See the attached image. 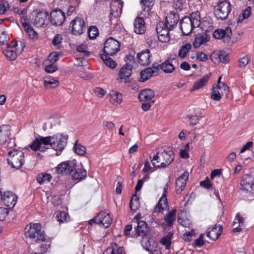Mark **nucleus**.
Returning a JSON list of instances; mask_svg holds the SVG:
<instances>
[{
  "instance_id": "1",
  "label": "nucleus",
  "mask_w": 254,
  "mask_h": 254,
  "mask_svg": "<svg viewBox=\"0 0 254 254\" xmlns=\"http://www.w3.org/2000/svg\"><path fill=\"white\" fill-rule=\"evenodd\" d=\"M66 137L61 134L52 136H41L35 138L29 146L33 151L44 152L49 148L47 145H50L53 149L57 151L56 155L59 156L60 154L59 152L63 150L66 146Z\"/></svg>"
},
{
  "instance_id": "2",
  "label": "nucleus",
  "mask_w": 254,
  "mask_h": 254,
  "mask_svg": "<svg viewBox=\"0 0 254 254\" xmlns=\"http://www.w3.org/2000/svg\"><path fill=\"white\" fill-rule=\"evenodd\" d=\"M151 161L154 167L165 168L174 160V153L172 150L160 149L156 153L152 152L150 155Z\"/></svg>"
},
{
  "instance_id": "3",
  "label": "nucleus",
  "mask_w": 254,
  "mask_h": 254,
  "mask_svg": "<svg viewBox=\"0 0 254 254\" xmlns=\"http://www.w3.org/2000/svg\"><path fill=\"white\" fill-rule=\"evenodd\" d=\"M25 236L30 239H35V241L48 242L49 238L41 231V225L39 223H30L25 228Z\"/></svg>"
},
{
  "instance_id": "4",
  "label": "nucleus",
  "mask_w": 254,
  "mask_h": 254,
  "mask_svg": "<svg viewBox=\"0 0 254 254\" xmlns=\"http://www.w3.org/2000/svg\"><path fill=\"white\" fill-rule=\"evenodd\" d=\"M25 47L24 43L22 41H12L2 51V53L7 60L13 61L22 53Z\"/></svg>"
},
{
  "instance_id": "5",
  "label": "nucleus",
  "mask_w": 254,
  "mask_h": 254,
  "mask_svg": "<svg viewBox=\"0 0 254 254\" xmlns=\"http://www.w3.org/2000/svg\"><path fill=\"white\" fill-rule=\"evenodd\" d=\"M8 164L16 169L21 168L25 161L24 154L21 150L12 149L8 152Z\"/></svg>"
},
{
  "instance_id": "6",
  "label": "nucleus",
  "mask_w": 254,
  "mask_h": 254,
  "mask_svg": "<svg viewBox=\"0 0 254 254\" xmlns=\"http://www.w3.org/2000/svg\"><path fill=\"white\" fill-rule=\"evenodd\" d=\"M232 10V5L229 1L225 0L220 1L214 7V14L217 19H226Z\"/></svg>"
},
{
  "instance_id": "7",
  "label": "nucleus",
  "mask_w": 254,
  "mask_h": 254,
  "mask_svg": "<svg viewBox=\"0 0 254 254\" xmlns=\"http://www.w3.org/2000/svg\"><path fill=\"white\" fill-rule=\"evenodd\" d=\"M31 22L36 27L47 25L49 21V13L46 10L37 9L32 13Z\"/></svg>"
},
{
  "instance_id": "8",
  "label": "nucleus",
  "mask_w": 254,
  "mask_h": 254,
  "mask_svg": "<svg viewBox=\"0 0 254 254\" xmlns=\"http://www.w3.org/2000/svg\"><path fill=\"white\" fill-rule=\"evenodd\" d=\"M112 220V217L110 213L101 211L98 213L97 216L90 220L89 223L92 225L93 223H95L101 226L108 228L111 224Z\"/></svg>"
},
{
  "instance_id": "9",
  "label": "nucleus",
  "mask_w": 254,
  "mask_h": 254,
  "mask_svg": "<svg viewBox=\"0 0 254 254\" xmlns=\"http://www.w3.org/2000/svg\"><path fill=\"white\" fill-rule=\"evenodd\" d=\"M120 50V43L113 38L108 39L104 43V52L107 55L113 56Z\"/></svg>"
},
{
  "instance_id": "10",
  "label": "nucleus",
  "mask_w": 254,
  "mask_h": 254,
  "mask_svg": "<svg viewBox=\"0 0 254 254\" xmlns=\"http://www.w3.org/2000/svg\"><path fill=\"white\" fill-rule=\"evenodd\" d=\"M254 189V178L249 175H244L241 181V190L243 192L251 193Z\"/></svg>"
},
{
  "instance_id": "11",
  "label": "nucleus",
  "mask_w": 254,
  "mask_h": 254,
  "mask_svg": "<svg viewBox=\"0 0 254 254\" xmlns=\"http://www.w3.org/2000/svg\"><path fill=\"white\" fill-rule=\"evenodd\" d=\"M168 188V186L166 184L163 187L162 195L155 208V212L163 213L164 210H169V205L166 197Z\"/></svg>"
},
{
  "instance_id": "12",
  "label": "nucleus",
  "mask_w": 254,
  "mask_h": 254,
  "mask_svg": "<svg viewBox=\"0 0 254 254\" xmlns=\"http://www.w3.org/2000/svg\"><path fill=\"white\" fill-rule=\"evenodd\" d=\"M70 27L74 35H79L85 30V22L82 19L77 17L70 22Z\"/></svg>"
},
{
  "instance_id": "13",
  "label": "nucleus",
  "mask_w": 254,
  "mask_h": 254,
  "mask_svg": "<svg viewBox=\"0 0 254 254\" xmlns=\"http://www.w3.org/2000/svg\"><path fill=\"white\" fill-rule=\"evenodd\" d=\"M158 39L161 42L166 43L170 41L169 31L162 23H158L156 26Z\"/></svg>"
},
{
  "instance_id": "14",
  "label": "nucleus",
  "mask_w": 254,
  "mask_h": 254,
  "mask_svg": "<svg viewBox=\"0 0 254 254\" xmlns=\"http://www.w3.org/2000/svg\"><path fill=\"white\" fill-rule=\"evenodd\" d=\"M65 20L64 12L61 9H56L51 13V22L55 26L61 25Z\"/></svg>"
},
{
  "instance_id": "15",
  "label": "nucleus",
  "mask_w": 254,
  "mask_h": 254,
  "mask_svg": "<svg viewBox=\"0 0 254 254\" xmlns=\"http://www.w3.org/2000/svg\"><path fill=\"white\" fill-rule=\"evenodd\" d=\"M1 200L2 201L4 205L12 208L17 202V197L12 192L6 191L3 194Z\"/></svg>"
},
{
  "instance_id": "16",
  "label": "nucleus",
  "mask_w": 254,
  "mask_h": 254,
  "mask_svg": "<svg viewBox=\"0 0 254 254\" xmlns=\"http://www.w3.org/2000/svg\"><path fill=\"white\" fill-rule=\"evenodd\" d=\"M138 62L140 65L147 66L152 61V55L149 50L142 51L137 55Z\"/></svg>"
},
{
  "instance_id": "17",
  "label": "nucleus",
  "mask_w": 254,
  "mask_h": 254,
  "mask_svg": "<svg viewBox=\"0 0 254 254\" xmlns=\"http://www.w3.org/2000/svg\"><path fill=\"white\" fill-rule=\"evenodd\" d=\"M189 177V173L185 171L176 180L175 190L177 193H180L186 188L187 182Z\"/></svg>"
},
{
  "instance_id": "18",
  "label": "nucleus",
  "mask_w": 254,
  "mask_h": 254,
  "mask_svg": "<svg viewBox=\"0 0 254 254\" xmlns=\"http://www.w3.org/2000/svg\"><path fill=\"white\" fill-rule=\"evenodd\" d=\"M75 168L74 163L69 161L64 162L60 163L56 168L58 174L63 175L69 174Z\"/></svg>"
},
{
  "instance_id": "19",
  "label": "nucleus",
  "mask_w": 254,
  "mask_h": 254,
  "mask_svg": "<svg viewBox=\"0 0 254 254\" xmlns=\"http://www.w3.org/2000/svg\"><path fill=\"white\" fill-rule=\"evenodd\" d=\"M21 23L25 31L26 34L31 39H37L38 38V34L30 25L28 22V19L26 16H23L21 18Z\"/></svg>"
},
{
  "instance_id": "20",
  "label": "nucleus",
  "mask_w": 254,
  "mask_h": 254,
  "mask_svg": "<svg viewBox=\"0 0 254 254\" xmlns=\"http://www.w3.org/2000/svg\"><path fill=\"white\" fill-rule=\"evenodd\" d=\"M158 66L157 67L153 66V67H148L141 70L139 81L145 82L153 75H156L158 72Z\"/></svg>"
},
{
  "instance_id": "21",
  "label": "nucleus",
  "mask_w": 254,
  "mask_h": 254,
  "mask_svg": "<svg viewBox=\"0 0 254 254\" xmlns=\"http://www.w3.org/2000/svg\"><path fill=\"white\" fill-rule=\"evenodd\" d=\"M222 232V227L219 225H215L209 227L207 231V237L213 241L217 240Z\"/></svg>"
},
{
  "instance_id": "22",
  "label": "nucleus",
  "mask_w": 254,
  "mask_h": 254,
  "mask_svg": "<svg viewBox=\"0 0 254 254\" xmlns=\"http://www.w3.org/2000/svg\"><path fill=\"white\" fill-rule=\"evenodd\" d=\"M179 21L178 14L171 12L168 14L165 19V26L170 30H172L176 26Z\"/></svg>"
},
{
  "instance_id": "23",
  "label": "nucleus",
  "mask_w": 254,
  "mask_h": 254,
  "mask_svg": "<svg viewBox=\"0 0 254 254\" xmlns=\"http://www.w3.org/2000/svg\"><path fill=\"white\" fill-rule=\"evenodd\" d=\"M10 127L8 125L0 126V145L4 144L10 135Z\"/></svg>"
},
{
  "instance_id": "24",
  "label": "nucleus",
  "mask_w": 254,
  "mask_h": 254,
  "mask_svg": "<svg viewBox=\"0 0 254 254\" xmlns=\"http://www.w3.org/2000/svg\"><path fill=\"white\" fill-rule=\"evenodd\" d=\"M110 103L114 106H118L123 101V95L116 90H112L108 95Z\"/></svg>"
},
{
  "instance_id": "25",
  "label": "nucleus",
  "mask_w": 254,
  "mask_h": 254,
  "mask_svg": "<svg viewBox=\"0 0 254 254\" xmlns=\"http://www.w3.org/2000/svg\"><path fill=\"white\" fill-rule=\"evenodd\" d=\"M181 29L182 33L185 35H189L194 28L191 24L189 17H185L180 22Z\"/></svg>"
},
{
  "instance_id": "26",
  "label": "nucleus",
  "mask_w": 254,
  "mask_h": 254,
  "mask_svg": "<svg viewBox=\"0 0 254 254\" xmlns=\"http://www.w3.org/2000/svg\"><path fill=\"white\" fill-rule=\"evenodd\" d=\"M134 31L138 34L144 33L145 31V22L143 18L137 17L134 21Z\"/></svg>"
},
{
  "instance_id": "27",
  "label": "nucleus",
  "mask_w": 254,
  "mask_h": 254,
  "mask_svg": "<svg viewBox=\"0 0 254 254\" xmlns=\"http://www.w3.org/2000/svg\"><path fill=\"white\" fill-rule=\"evenodd\" d=\"M123 6V2L120 0L112 2L111 5V15L114 17L119 16L121 13Z\"/></svg>"
},
{
  "instance_id": "28",
  "label": "nucleus",
  "mask_w": 254,
  "mask_h": 254,
  "mask_svg": "<svg viewBox=\"0 0 254 254\" xmlns=\"http://www.w3.org/2000/svg\"><path fill=\"white\" fill-rule=\"evenodd\" d=\"M231 35L232 31L229 27H227L225 29L216 30L213 34V37L218 39H221L225 37L230 38Z\"/></svg>"
},
{
  "instance_id": "29",
  "label": "nucleus",
  "mask_w": 254,
  "mask_h": 254,
  "mask_svg": "<svg viewBox=\"0 0 254 254\" xmlns=\"http://www.w3.org/2000/svg\"><path fill=\"white\" fill-rule=\"evenodd\" d=\"M154 92L150 89L142 90L138 94V98L140 101H147L154 97Z\"/></svg>"
},
{
  "instance_id": "30",
  "label": "nucleus",
  "mask_w": 254,
  "mask_h": 254,
  "mask_svg": "<svg viewBox=\"0 0 254 254\" xmlns=\"http://www.w3.org/2000/svg\"><path fill=\"white\" fill-rule=\"evenodd\" d=\"M132 68V65L128 63L123 66L119 71L120 78L123 80L129 77L131 74Z\"/></svg>"
},
{
  "instance_id": "31",
  "label": "nucleus",
  "mask_w": 254,
  "mask_h": 254,
  "mask_svg": "<svg viewBox=\"0 0 254 254\" xmlns=\"http://www.w3.org/2000/svg\"><path fill=\"white\" fill-rule=\"evenodd\" d=\"M176 209H173L164 214V220L168 226L171 227L173 225L176 219Z\"/></svg>"
},
{
  "instance_id": "32",
  "label": "nucleus",
  "mask_w": 254,
  "mask_h": 254,
  "mask_svg": "<svg viewBox=\"0 0 254 254\" xmlns=\"http://www.w3.org/2000/svg\"><path fill=\"white\" fill-rule=\"evenodd\" d=\"M136 236L145 235L148 232V227L146 223L143 221H138L136 227H134Z\"/></svg>"
},
{
  "instance_id": "33",
  "label": "nucleus",
  "mask_w": 254,
  "mask_h": 254,
  "mask_svg": "<svg viewBox=\"0 0 254 254\" xmlns=\"http://www.w3.org/2000/svg\"><path fill=\"white\" fill-rule=\"evenodd\" d=\"M157 244L156 242L154 241H148L147 243L145 241H143L142 243V247L144 250L146 251L149 252L150 254H154V252H156V251L155 249V248L157 246ZM161 254V253H158L157 252L156 254Z\"/></svg>"
},
{
  "instance_id": "34",
  "label": "nucleus",
  "mask_w": 254,
  "mask_h": 254,
  "mask_svg": "<svg viewBox=\"0 0 254 254\" xmlns=\"http://www.w3.org/2000/svg\"><path fill=\"white\" fill-rule=\"evenodd\" d=\"M160 68L165 73H172L175 69V66L172 63V61L167 60L159 65Z\"/></svg>"
},
{
  "instance_id": "35",
  "label": "nucleus",
  "mask_w": 254,
  "mask_h": 254,
  "mask_svg": "<svg viewBox=\"0 0 254 254\" xmlns=\"http://www.w3.org/2000/svg\"><path fill=\"white\" fill-rule=\"evenodd\" d=\"M44 82L45 88H54L59 85V81L51 76L45 77L44 78Z\"/></svg>"
},
{
  "instance_id": "36",
  "label": "nucleus",
  "mask_w": 254,
  "mask_h": 254,
  "mask_svg": "<svg viewBox=\"0 0 254 254\" xmlns=\"http://www.w3.org/2000/svg\"><path fill=\"white\" fill-rule=\"evenodd\" d=\"M210 75L209 74L205 75L202 78L195 82L193 84L192 88L191 89V91L198 90L205 86L207 83L210 78Z\"/></svg>"
},
{
  "instance_id": "37",
  "label": "nucleus",
  "mask_w": 254,
  "mask_h": 254,
  "mask_svg": "<svg viewBox=\"0 0 254 254\" xmlns=\"http://www.w3.org/2000/svg\"><path fill=\"white\" fill-rule=\"evenodd\" d=\"M189 18L193 28L199 27L200 24V13L198 11L192 12Z\"/></svg>"
},
{
  "instance_id": "38",
  "label": "nucleus",
  "mask_w": 254,
  "mask_h": 254,
  "mask_svg": "<svg viewBox=\"0 0 254 254\" xmlns=\"http://www.w3.org/2000/svg\"><path fill=\"white\" fill-rule=\"evenodd\" d=\"M208 41V38L206 35H198L195 37L193 44L195 48H198L201 45L205 44Z\"/></svg>"
},
{
  "instance_id": "39",
  "label": "nucleus",
  "mask_w": 254,
  "mask_h": 254,
  "mask_svg": "<svg viewBox=\"0 0 254 254\" xmlns=\"http://www.w3.org/2000/svg\"><path fill=\"white\" fill-rule=\"evenodd\" d=\"M52 178L50 174L42 173L38 175L37 181L40 185H43L49 183Z\"/></svg>"
},
{
  "instance_id": "40",
  "label": "nucleus",
  "mask_w": 254,
  "mask_h": 254,
  "mask_svg": "<svg viewBox=\"0 0 254 254\" xmlns=\"http://www.w3.org/2000/svg\"><path fill=\"white\" fill-rule=\"evenodd\" d=\"M87 176V173L84 169H78L74 172L72 175V178L73 180L77 181H81L84 179Z\"/></svg>"
},
{
  "instance_id": "41",
  "label": "nucleus",
  "mask_w": 254,
  "mask_h": 254,
  "mask_svg": "<svg viewBox=\"0 0 254 254\" xmlns=\"http://www.w3.org/2000/svg\"><path fill=\"white\" fill-rule=\"evenodd\" d=\"M107 55H101V58L104 61L105 64L111 68H114L116 67V62L113 61L111 58L108 57Z\"/></svg>"
},
{
  "instance_id": "42",
  "label": "nucleus",
  "mask_w": 254,
  "mask_h": 254,
  "mask_svg": "<svg viewBox=\"0 0 254 254\" xmlns=\"http://www.w3.org/2000/svg\"><path fill=\"white\" fill-rule=\"evenodd\" d=\"M58 220L61 223L67 222L70 220V216L65 211H58L57 214Z\"/></svg>"
},
{
  "instance_id": "43",
  "label": "nucleus",
  "mask_w": 254,
  "mask_h": 254,
  "mask_svg": "<svg viewBox=\"0 0 254 254\" xmlns=\"http://www.w3.org/2000/svg\"><path fill=\"white\" fill-rule=\"evenodd\" d=\"M9 36L4 29L0 27V46L8 44Z\"/></svg>"
},
{
  "instance_id": "44",
  "label": "nucleus",
  "mask_w": 254,
  "mask_h": 254,
  "mask_svg": "<svg viewBox=\"0 0 254 254\" xmlns=\"http://www.w3.org/2000/svg\"><path fill=\"white\" fill-rule=\"evenodd\" d=\"M191 45L188 43L182 46L179 50L178 55L181 58H184L187 56V54L190 49Z\"/></svg>"
},
{
  "instance_id": "45",
  "label": "nucleus",
  "mask_w": 254,
  "mask_h": 254,
  "mask_svg": "<svg viewBox=\"0 0 254 254\" xmlns=\"http://www.w3.org/2000/svg\"><path fill=\"white\" fill-rule=\"evenodd\" d=\"M140 3L143 10L149 11L154 5V0H141Z\"/></svg>"
},
{
  "instance_id": "46",
  "label": "nucleus",
  "mask_w": 254,
  "mask_h": 254,
  "mask_svg": "<svg viewBox=\"0 0 254 254\" xmlns=\"http://www.w3.org/2000/svg\"><path fill=\"white\" fill-rule=\"evenodd\" d=\"M173 236L171 232L169 233L165 237H163L160 240V243L166 247L167 249H169L171 245V240Z\"/></svg>"
},
{
  "instance_id": "47",
  "label": "nucleus",
  "mask_w": 254,
  "mask_h": 254,
  "mask_svg": "<svg viewBox=\"0 0 254 254\" xmlns=\"http://www.w3.org/2000/svg\"><path fill=\"white\" fill-rule=\"evenodd\" d=\"M251 8L248 7L243 12L241 15H240L237 20L238 23L241 22L244 19L248 18L251 15Z\"/></svg>"
},
{
  "instance_id": "48",
  "label": "nucleus",
  "mask_w": 254,
  "mask_h": 254,
  "mask_svg": "<svg viewBox=\"0 0 254 254\" xmlns=\"http://www.w3.org/2000/svg\"><path fill=\"white\" fill-rule=\"evenodd\" d=\"M178 221L180 225L184 227L189 228L191 225V221L187 217L182 218L178 217Z\"/></svg>"
},
{
  "instance_id": "49",
  "label": "nucleus",
  "mask_w": 254,
  "mask_h": 254,
  "mask_svg": "<svg viewBox=\"0 0 254 254\" xmlns=\"http://www.w3.org/2000/svg\"><path fill=\"white\" fill-rule=\"evenodd\" d=\"M99 35L98 28L94 26L90 27L88 29V36L90 39H94Z\"/></svg>"
},
{
  "instance_id": "50",
  "label": "nucleus",
  "mask_w": 254,
  "mask_h": 254,
  "mask_svg": "<svg viewBox=\"0 0 254 254\" xmlns=\"http://www.w3.org/2000/svg\"><path fill=\"white\" fill-rule=\"evenodd\" d=\"M45 70L47 72L52 73L57 70V66L54 64L45 62Z\"/></svg>"
},
{
  "instance_id": "51",
  "label": "nucleus",
  "mask_w": 254,
  "mask_h": 254,
  "mask_svg": "<svg viewBox=\"0 0 254 254\" xmlns=\"http://www.w3.org/2000/svg\"><path fill=\"white\" fill-rule=\"evenodd\" d=\"M222 94L220 91L218 90V88L216 87H214L212 89V93L211 94V98L215 100L219 101L221 98Z\"/></svg>"
},
{
  "instance_id": "52",
  "label": "nucleus",
  "mask_w": 254,
  "mask_h": 254,
  "mask_svg": "<svg viewBox=\"0 0 254 254\" xmlns=\"http://www.w3.org/2000/svg\"><path fill=\"white\" fill-rule=\"evenodd\" d=\"M9 8L8 3L4 0L0 1V14H4Z\"/></svg>"
},
{
  "instance_id": "53",
  "label": "nucleus",
  "mask_w": 254,
  "mask_h": 254,
  "mask_svg": "<svg viewBox=\"0 0 254 254\" xmlns=\"http://www.w3.org/2000/svg\"><path fill=\"white\" fill-rule=\"evenodd\" d=\"M216 87L218 88V90L220 91L221 93L222 94V95H228L229 92V88L226 84L222 83L221 85H217Z\"/></svg>"
},
{
  "instance_id": "54",
  "label": "nucleus",
  "mask_w": 254,
  "mask_h": 254,
  "mask_svg": "<svg viewBox=\"0 0 254 254\" xmlns=\"http://www.w3.org/2000/svg\"><path fill=\"white\" fill-rule=\"evenodd\" d=\"M190 149L189 143H187L185 145V148L180 151V156L182 158L187 159L189 157V150Z\"/></svg>"
},
{
  "instance_id": "55",
  "label": "nucleus",
  "mask_w": 254,
  "mask_h": 254,
  "mask_svg": "<svg viewBox=\"0 0 254 254\" xmlns=\"http://www.w3.org/2000/svg\"><path fill=\"white\" fill-rule=\"evenodd\" d=\"M58 56L59 54L57 52H53L49 55L46 62L55 64L58 60Z\"/></svg>"
},
{
  "instance_id": "56",
  "label": "nucleus",
  "mask_w": 254,
  "mask_h": 254,
  "mask_svg": "<svg viewBox=\"0 0 254 254\" xmlns=\"http://www.w3.org/2000/svg\"><path fill=\"white\" fill-rule=\"evenodd\" d=\"M74 149L75 152L80 155H83L86 152V148L85 146L77 143L75 145Z\"/></svg>"
},
{
  "instance_id": "57",
  "label": "nucleus",
  "mask_w": 254,
  "mask_h": 254,
  "mask_svg": "<svg viewBox=\"0 0 254 254\" xmlns=\"http://www.w3.org/2000/svg\"><path fill=\"white\" fill-rule=\"evenodd\" d=\"M9 211L8 209L4 207H0V220L3 221L9 214Z\"/></svg>"
},
{
  "instance_id": "58",
  "label": "nucleus",
  "mask_w": 254,
  "mask_h": 254,
  "mask_svg": "<svg viewBox=\"0 0 254 254\" xmlns=\"http://www.w3.org/2000/svg\"><path fill=\"white\" fill-rule=\"evenodd\" d=\"M94 94L99 98H102L105 94V91L99 87H96L94 88Z\"/></svg>"
},
{
  "instance_id": "59",
  "label": "nucleus",
  "mask_w": 254,
  "mask_h": 254,
  "mask_svg": "<svg viewBox=\"0 0 254 254\" xmlns=\"http://www.w3.org/2000/svg\"><path fill=\"white\" fill-rule=\"evenodd\" d=\"M244 221V217L242 216L240 213H237L233 222V225H235L236 223H239V226H242Z\"/></svg>"
},
{
  "instance_id": "60",
  "label": "nucleus",
  "mask_w": 254,
  "mask_h": 254,
  "mask_svg": "<svg viewBox=\"0 0 254 254\" xmlns=\"http://www.w3.org/2000/svg\"><path fill=\"white\" fill-rule=\"evenodd\" d=\"M63 40V36L61 34L56 35L53 38L52 44L55 46L58 47Z\"/></svg>"
},
{
  "instance_id": "61",
  "label": "nucleus",
  "mask_w": 254,
  "mask_h": 254,
  "mask_svg": "<svg viewBox=\"0 0 254 254\" xmlns=\"http://www.w3.org/2000/svg\"><path fill=\"white\" fill-rule=\"evenodd\" d=\"M200 186L206 189H209L212 187V184L209 179L207 178L205 180L200 182Z\"/></svg>"
},
{
  "instance_id": "62",
  "label": "nucleus",
  "mask_w": 254,
  "mask_h": 254,
  "mask_svg": "<svg viewBox=\"0 0 254 254\" xmlns=\"http://www.w3.org/2000/svg\"><path fill=\"white\" fill-rule=\"evenodd\" d=\"M194 230H192L190 232L185 233L183 236V238L185 241H190L191 240L192 237L194 235Z\"/></svg>"
},
{
  "instance_id": "63",
  "label": "nucleus",
  "mask_w": 254,
  "mask_h": 254,
  "mask_svg": "<svg viewBox=\"0 0 254 254\" xmlns=\"http://www.w3.org/2000/svg\"><path fill=\"white\" fill-rule=\"evenodd\" d=\"M149 177L148 176L144 177L142 179H140L138 181L137 184L135 187V190L136 191H139L144 183V182L148 179Z\"/></svg>"
},
{
  "instance_id": "64",
  "label": "nucleus",
  "mask_w": 254,
  "mask_h": 254,
  "mask_svg": "<svg viewBox=\"0 0 254 254\" xmlns=\"http://www.w3.org/2000/svg\"><path fill=\"white\" fill-rule=\"evenodd\" d=\"M204 244L203 241V234H201L199 238L195 240L194 246L195 247H201Z\"/></svg>"
}]
</instances>
